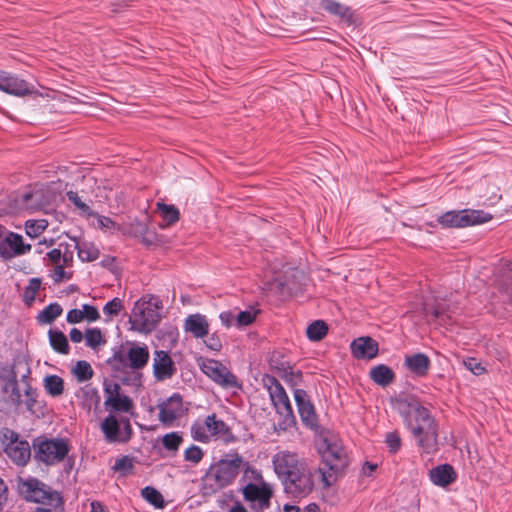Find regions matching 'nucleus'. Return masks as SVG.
<instances>
[{
    "instance_id": "8fccbe9b",
    "label": "nucleus",
    "mask_w": 512,
    "mask_h": 512,
    "mask_svg": "<svg viewBox=\"0 0 512 512\" xmlns=\"http://www.w3.org/2000/svg\"><path fill=\"white\" fill-rule=\"evenodd\" d=\"M204 453L197 445H191L184 451L185 461L198 464L203 459Z\"/></svg>"
},
{
    "instance_id": "9d476101",
    "label": "nucleus",
    "mask_w": 512,
    "mask_h": 512,
    "mask_svg": "<svg viewBox=\"0 0 512 512\" xmlns=\"http://www.w3.org/2000/svg\"><path fill=\"white\" fill-rule=\"evenodd\" d=\"M106 442L125 444L133 436V429L130 419L125 416L109 414L100 425Z\"/></svg>"
},
{
    "instance_id": "9b49d317",
    "label": "nucleus",
    "mask_w": 512,
    "mask_h": 512,
    "mask_svg": "<svg viewBox=\"0 0 512 512\" xmlns=\"http://www.w3.org/2000/svg\"><path fill=\"white\" fill-rule=\"evenodd\" d=\"M492 215L483 210L463 209L448 211L438 217V223L446 228H463L488 222Z\"/></svg>"
},
{
    "instance_id": "1a4fd4ad",
    "label": "nucleus",
    "mask_w": 512,
    "mask_h": 512,
    "mask_svg": "<svg viewBox=\"0 0 512 512\" xmlns=\"http://www.w3.org/2000/svg\"><path fill=\"white\" fill-rule=\"evenodd\" d=\"M316 478L320 479L319 469L306 464L282 480V483L287 494L303 498L313 491Z\"/></svg>"
},
{
    "instance_id": "7ed1b4c3",
    "label": "nucleus",
    "mask_w": 512,
    "mask_h": 512,
    "mask_svg": "<svg viewBox=\"0 0 512 512\" xmlns=\"http://www.w3.org/2000/svg\"><path fill=\"white\" fill-rule=\"evenodd\" d=\"M262 380L269 392L272 405L281 418L278 422L279 429L285 431L293 427L296 424V417L284 387L276 377L268 374L264 375Z\"/></svg>"
},
{
    "instance_id": "412c9836",
    "label": "nucleus",
    "mask_w": 512,
    "mask_h": 512,
    "mask_svg": "<svg viewBox=\"0 0 512 512\" xmlns=\"http://www.w3.org/2000/svg\"><path fill=\"white\" fill-rule=\"evenodd\" d=\"M8 458L18 466H25L31 457V446L27 440H17L4 448Z\"/></svg>"
},
{
    "instance_id": "a18cd8bd",
    "label": "nucleus",
    "mask_w": 512,
    "mask_h": 512,
    "mask_svg": "<svg viewBox=\"0 0 512 512\" xmlns=\"http://www.w3.org/2000/svg\"><path fill=\"white\" fill-rule=\"evenodd\" d=\"M86 345L95 349L99 345L105 343L101 330L99 328H88L85 332Z\"/></svg>"
},
{
    "instance_id": "c03bdc74",
    "label": "nucleus",
    "mask_w": 512,
    "mask_h": 512,
    "mask_svg": "<svg viewBox=\"0 0 512 512\" xmlns=\"http://www.w3.org/2000/svg\"><path fill=\"white\" fill-rule=\"evenodd\" d=\"M29 374L30 369L29 367H26V373L22 375V381L27 382ZM25 395L27 397L25 402L26 407L30 412H33V408L37 403V392L35 389L32 388V386L29 383H26Z\"/></svg>"
},
{
    "instance_id": "f3484780",
    "label": "nucleus",
    "mask_w": 512,
    "mask_h": 512,
    "mask_svg": "<svg viewBox=\"0 0 512 512\" xmlns=\"http://www.w3.org/2000/svg\"><path fill=\"white\" fill-rule=\"evenodd\" d=\"M159 421L166 427L173 425L175 420L180 418L185 410L183 408L182 396L174 393L168 399L158 404Z\"/></svg>"
},
{
    "instance_id": "72a5a7b5",
    "label": "nucleus",
    "mask_w": 512,
    "mask_h": 512,
    "mask_svg": "<svg viewBox=\"0 0 512 512\" xmlns=\"http://www.w3.org/2000/svg\"><path fill=\"white\" fill-rule=\"evenodd\" d=\"M63 309L57 302L50 303L36 317L37 322L41 325L52 324L59 316H61Z\"/></svg>"
},
{
    "instance_id": "f257e3e1",
    "label": "nucleus",
    "mask_w": 512,
    "mask_h": 512,
    "mask_svg": "<svg viewBox=\"0 0 512 512\" xmlns=\"http://www.w3.org/2000/svg\"><path fill=\"white\" fill-rule=\"evenodd\" d=\"M401 414L406 427L415 438L417 446L427 454L436 451L438 424L430 410L418 400L411 399L407 402V410Z\"/></svg>"
},
{
    "instance_id": "39448f33",
    "label": "nucleus",
    "mask_w": 512,
    "mask_h": 512,
    "mask_svg": "<svg viewBox=\"0 0 512 512\" xmlns=\"http://www.w3.org/2000/svg\"><path fill=\"white\" fill-rule=\"evenodd\" d=\"M150 358L146 345H132L127 351L122 347L114 349L113 355L107 360V364L115 373H125L142 370L148 364Z\"/></svg>"
},
{
    "instance_id": "4be33fe9",
    "label": "nucleus",
    "mask_w": 512,
    "mask_h": 512,
    "mask_svg": "<svg viewBox=\"0 0 512 512\" xmlns=\"http://www.w3.org/2000/svg\"><path fill=\"white\" fill-rule=\"evenodd\" d=\"M350 347L357 359H372L378 354V343L369 336L353 340Z\"/></svg>"
},
{
    "instance_id": "09e8293b",
    "label": "nucleus",
    "mask_w": 512,
    "mask_h": 512,
    "mask_svg": "<svg viewBox=\"0 0 512 512\" xmlns=\"http://www.w3.org/2000/svg\"><path fill=\"white\" fill-rule=\"evenodd\" d=\"M112 468L116 472L127 475L134 468L133 459L129 456H122L121 458L116 459Z\"/></svg>"
},
{
    "instance_id": "6ab92c4d",
    "label": "nucleus",
    "mask_w": 512,
    "mask_h": 512,
    "mask_svg": "<svg viewBox=\"0 0 512 512\" xmlns=\"http://www.w3.org/2000/svg\"><path fill=\"white\" fill-rule=\"evenodd\" d=\"M30 250L31 245L25 244L22 236L14 232H9L8 235L0 241V257L5 260L26 254Z\"/></svg>"
},
{
    "instance_id": "bf43d9fd",
    "label": "nucleus",
    "mask_w": 512,
    "mask_h": 512,
    "mask_svg": "<svg viewBox=\"0 0 512 512\" xmlns=\"http://www.w3.org/2000/svg\"><path fill=\"white\" fill-rule=\"evenodd\" d=\"M500 288L508 297L512 298V271H509L507 275L503 276L500 282Z\"/></svg>"
},
{
    "instance_id": "f03ea898",
    "label": "nucleus",
    "mask_w": 512,
    "mask_h": 512,
    "mask_svg": "<svg viewBox=\"0 0 512 512\" xmlns=\"http://www.w3.org/2000/svg\"><path fill=\"white\" fill-rule=\"evenodd\" d=\"M241 469H244L245 473L249 471L255 472L254 469H251L249 463L238 453L229 454L226 458L211 464L201 479L204 493L215 494L230 486Z\"/></svg>"
},
{
    "instance_id": "5fc2aeb1",
    "label": "nucleus",
    "mask_w": 512,
    "mask_h": 512,
    "mask_svg": "<svg viewBox=\"0 0 512 512\" xmlns=\"http://www.w3.org/2000/svg\"><path fill=\"white\" fill-rule=\"evenodd\" d=\"M283 378L291 387H297L302 383V372L293 370L286 371Z\"/></svg>"
},
{
    "instance_id": "6e6552de",
    "label": "nucleus",
    "mask_w": 512,
    "mask_h": 512,
    "mask_svg": "<svg viewBox=\"0 0 512 512\" xmlns=\"http://www.w3.org/2000/svg\"><path fill=\"white\" fill-rule=\"evenodd\" d=\"M160 309V301L156 298L149 301L138 300L129 319L132 329L141 333L153 331L161 319Z\"/></svg>"
},
{
    "instance_id": "79ce46f5",
    "label": "nucleus",
    "mask_w": 512,
    "mask_h": 512,
    "mask_svg": "<svg viewBox=\"0 0 512 512\" xmlns=\"http://www.w3.org/2000/svg\"><path fill=\"white\" fill-rule=\"evenodd\" d=\"M182 442L183 437L180 435L179 432H170L162 437L163 447L174 454L179 450V447L182 444Z\"/></svg>"
},
{
    "instance_id": "a878e982",
    "label": "nucleus",
    "mask_w": 512,
    "mask_h": 512,
    "mask_svg": "<svg viewBox=\"0 0 512 512\" xmlns=\"http://www.w3.org/2000/svg\"><path fill=\"white\" fill-rule=\"evenodd\" d=\"M104 406L109 411V414L129 413L133 410L134 403L129 396L122 393L117 397H107Z\"/></svg>"
},
{
    "instance_id": "2eb2a0df",
    "label": "nucleus",
    "mask_w": 512,
    "mask_h": 512,
    "mask_svg": "<svg viewBox=\"0 0 512 512\" xmlns=\"http://www.w3.org/2000/svg\"><path fill=\"white\" fill-rule=\"evenodd\" d=\"M0 90L15 97L38 96L33 85L7 71H0Z\"/></svg>"
},
{
    "instance_id": "58836bf2",
    "label": "nucleus",
    "mask_w": 512,
    "mask_h": 512,
    "mask_svg": "<svg viewBox=\"0 0 512 512\" xmlns=\"http://www.w3.org/2000/svg\"><path fill=\"white\" fill-rule=\"evenodd\" d=\"M41 279L40 278H31L29 280L28 285L25 287L22 295L23 302L28 307L32 306L36 299V295L41 288Z\"/></svg>"
},
{
    "instance_id": "603ef678",
    "label": "nucleus",
    "mask_w": 512,
    "mask_h": 512,
    "mask_svg": "<svg viewBox=\"0 0 512 512\" xmlns=\"http://www.w3.org/2000/svg\"><path fill=\"white\" fill-rule=\"evenodd\" d=\"M257 313H258V311H252V310L240 311L236 315V326L243 327V326L250 325L255 320Z\"/></svg>"
},
{
    "instance_id": "de8ad7c7",
    "label": "nucleus",
    "mask_w": 512,
    "mask_h": 512,
    "mask_svg": "<svg viewBox=\"0 0 512 512\" xmlns=\"http://www.w3.org/2000/svg\"><path fill=\"white\" fill-rule=\"evenodd\" d=\"M385 443L390 453H397L402 446V440L398 431H391L385 435Z\"/></svg>"
},
{
    "instance_id": "423d86ee",
    "label": "nucleus",
    "mask_w": 512,
    "mask_h": 512,
    "mask_svg": "<svg viewBox=\"0 0 512 512\" xmlns=\"http://www.w3.org/2000/svg\"><path fill=\"white\" fill-rule=\"evenodd\" d=\"M19 491L28 502L41 503L55 510H62L63 500L60 494L37 478L30 477L22 480Z\"/></svg>"
},
{
    "instance_id": "0e129e2a",
    "label": "nucleus",
    "mask_w": 512,
    "mask_h": 512,
    "mask_svg": "<svg viewBox=\"0 0 512 512\" xmlns=\"http://www.w3.org/2000/svg\"><path fill=\"white\" fill-rule=\"evenodd\" d=\"M205 428L206 427H203V426H192L191 428V431H192V436L195 440L197 441H200V442H206L208 440V436L205 432Z\"/></svg>"
},
{
    "instance_id": "2f4dec72",
    "label": "nucleus",
    "mask_w": 512,
    "mask_h": 512,
    "mask_svg": "<svg viewBox=\"0 0 512 512\" xmlns=\"http://www.w3.org/2000/svg\"><path fill=\"white\" fill-rule=\"evenodd\" d=\"M49 343L54 351L60 354L67 355L70 351V346L66 335L60 330L50 329L48 331Z\"/></svg>"
},
{
    "instance_id": "20e7f679",
    "label": "nucleus",
    "mask_w": 512,
    "mask_h": 512,
    "mask_svg": "<svg viewBox=\"0 0 512 512\" xmlns=\"http://www.w3.org/2000/svg\"><path fill=\"white\" fill-rule=\"evenodd\" d=\"M347 466L348 457L345 449L337 443L326 440V448L322 453V465L318 467L323 488L332 486Z\"/></svg>"
},
{
    "instance_id": "e433bc0d",
    "label": "nucleus",
    "mask_w": 512,
    "mask_h": 512,
    "mask_svg": "<svg viewBox=\"0 0 512 512\" xmlns=\"http://www.w3.org/2000/svg\"><path fill=\"white\" fill-rule=\"evenodd\" d=\"M157 210L160 212L167 226L175 224L180 218V212L178 208L173 204L158 202Z\"/></svg>"
},
{
    "instance_id": "7c9ffc66",
    "label": "nucleus",
    "mask_w": 512,
    "mask_h": 512,
    "mask_svg": "<svg viewBox=\"0 0 512 512\" xmlns=\"http://www.w3.org/2000/svg\"><path fill=\"white\" fill-rule=\"evenodd\" d=\"M322 8L329 14L335 15L348 23L353 21L351 8L340 2L335 0H322Z\"/></svg>"
},
{
    "instance_id": "a211bd4d",
    "label": "nucleus",
    "mask_w": 512,
    "mask_h": 512,
    "mask_svg": "<svg viewBox=\"0 0 512 512\" xmlns=\"http://www.w3.org/2000/svg\"><path fill=\"white\" fill-rule=\"evenodd\" d=\"M293 395L303 424L309 428L317 427V414L307 392L304 389L295 388Z\"/></svg>"
},
{
    "instance_id": "f704fd0d",
    "label": "nucleus",
    "mask_w": 512,
    "mask_h": 512,
    "mask_svg": "<svg viewBox=\"0 0 512 512\" xmlns=\"http://www.w3.org/2000/svg\"><path fill=\"white\" fill-rule=\"evenodd\" d=\"M81 404L84 409L91 411L93 407L97 408L100 403L98 390L90 385H85L80 389Z\"/></svg>"
},
{
    "instance_id": "5701e85b",
    "label": "nucleus",
    "mask_w": 512,
    "mask_h": 512,
    "mask_svg": "<svg viewBox=\"0 0 512 512\" xmlns=\"http://www.w3.org/2000/svg\"><path fill=\"white\" fill-rule=\"evenodd\" d=\"M430 481L439 487H447L457 480V473L452 465L440 464L429 471Z\"/></svg>"
},
{
    "instance_id": "3c124183",
    "label": "nucleus",
    "mask_w": 512,
    "mask_h": 512,
    "mask_svg": "<svg viewBox=\"0 0 512 512\" xmlns=\"http://www.w3.org/2000/svg\"><path fill=\"white\" fill-rule=\"evenodd\" d=\"M123 309V302L120 298H113L108 301L103 307V313L106 316H117Z\"/></svg>"
},
{
    "instance_id": "ea45409f",
    "label": "nucleus",
    "mask_w": 512,
    "mask_h": 512,
    "mask_svg": "<svg viewBox=\"0 0 512 512\" xmlns=\"http://www.w3.org/2000/svg\"><path fill=\"white\" fill-rule=\"evenodd\" d=\"M72 373L79 383L90 380L94 375L91 365L85 360L78 361L73 367Z\"/></svg>"
},
{
    "instance_id": "4d7b16f0",
    "label": "nucleus",
    "mask_w": 512,
    "mask_h": 512,
    "mask_svg": "<svg viewBox=\"0 0 512 512\" xmlns=\"http://www.w3.org/2000/svg\"><path fill=\"white\" fill-rule=\"evenodd\" d=\"M104 393L106 398L107 397H117L121 395V387L118 383L114 382H108L107 380L104 381Z\"/></svg>"
},
{
    "instance_id": "37998d69",
    "label": "nucleus",
    "mask_w": 512,
    "mask_h": 512,
    "mask_svg": "<svg viewBox=\"0 0 512 512\" xmlns=\"http://www.w3.org/2000/svg\"><path fill=\"white\" fill-rule=\"evenodd\" d=\"M48 227L46 219L28 220L25 223L26 234L31 238L38 237Z\"/></svg>"
},
{
    "instance_id": "c756f323",
    "label": "nucleus",
    "mask_w": 512,
    "mask_h": 512,
    "mask_svg": "<svg viewBox=\"0 0 512 512\" xmlns=\"http://www.w3.org/2000/svg\"><path fill=\"white\" fill-rule=\"evenodd\" d=\"M74 242V249L77 250L78 257L82 262H92L99 257V249L88 241L79 242L76 237H71Z\"/></svg>"
},
{
    "instance_id": "a19ab883",
    "label": "nucleus",
    "mask_w": 512,
    "mask_h": 512,
    "mask_svg": "<svg viewBox=\"0 0 512 512\" xmlns=\"http://www.w3.org/2000/svg\"><path fill=\"white\" fill-rule=\"evenodd\" d=\"M66 197L75 206V208L81 212V214L89 217L96 215V212H94L89 205L82 201L81 197L76 191H67Z\"/></svg>"
},
{
    "instance_id": "bb28decb",
    "label": "nucleus",
    "mask_w": 512,
    "mask_h": 512,
    "mask_svg": "<svg viewBox=\"0 0 512 512\" xmlns=\"http://www.w3.org/2000/svg\"><path fill=\"white\" fill-rule=\"evenodd\" d=\"M129 233L132 236L139 238L146 246L154 245L157 242L156 233L144 222H132L129 227Z\"/></svg>"
},
{
    "instance_id": "473e14b6",
    "label": "nucleus",
    "mask_w": 512,
    "mask_h": 512,
    "mask_svg": "<svg viewBox=\"0 0 512 512\" xmlns=\"http://www.w3.org/2000/svg\"><path fill=\"white\" fill-rule=\"evenodd\" d=\"M43 387L49 396L57 398L64 392V380L58 375H47L43 379Z\"/></svg>"
},
{
    "instance_id": "49530a36",
    "label": "nucleus",
    "mask_w": 512,
    "mask_h": 512,
    "mask_svg": "<svg viewBox=\"0 0 512 512\" xmlns=\"http://www.w3.org/2000/svg\"><path fill=\"white\" fill-rule=\"evenodd\" d=\"M16 364L10 366L1 364L0 365V380H3L6 382V385L4 387V391L8 390V385L11 383H14L17 380V372L15 370Z\"/></svg>"
},
{
    "instance_id": "6e6d98bb",
    "label": "nucleus",
    "mask_w": 512,
    "mask_h": 512,
    "mask_svg": "<svg viewBox=\"0 0 512 512\" xmlns=\"http://www.w3.org/2000/svg\"><path fill=\"white\" fill-rule=\"evenodd\" d=\"M81 311L84 313V319L89 322H95L100 318L98 309L90 304H83Z\"/></svg>"
},
{
    "instance_id": "f8f14e48",
    "label": "nucleus",
    "mask_w": 512,
    "mask_h": 512,
    "mask_svg": "<svg viewBox=\"0 0 512 512\" xmlns=\"http://www.w3.org/2000/svg\"><path fill=\"white\" fill-rule=\"evenodd\" d=\"M201 371L224 389H241L242 384L224 364L215 359H206L200 364Z\"/></svg>"
},
{
    "instance_id": "774afa93",
    "label": "nucleus",
    "mask_w": 512,
    "mask_h": 512,
    "mask_svg": "<svg viewBox=\"0 0 512 512\" xmlns=\"http://www.w3.org/2000/svg\"><path fill=\"white\" fill-rule=\"evenodd\" d=\"M61 249L59 248H54L52 250H50L47 254H46V258L49 260V262L51 264H53L54 266L56 265H60V262H61Z\"/></svg>"
},
{
    "instance_id": "052dcab7",
    "label": "nucleus",
    "mask_w": 512,
    "mask_h": 512,
    "mask_svg": "<svg viewBox=\"0 0 512 512\" xmlns=\"http://www.w3.org/2000/svg\"><path fill=\"white\" fill-rule=\"evenodd\" d=\"M207 348L213 351H220L222 348V341L217 333H212L207 340H205Z\"/></svg>"
},
{
    "instance_id": "dca6fc26",
    "label": "nucleus",
    "mask_w": 512,
    "mask_h": 512,
    "mask_svg": "<svg viewBox=\"0 0 512 512\" xmlns=\"http://www.w3.org/2000/svg\"><path fill=\"white\" fill-rule=\"evenodd\" d=\"M272 463L274 471L281 481L296 472V469H300V466L307 464L300 460L296 453L290 451L277 452L272 458Z\"/></svg>"
},
{
    "instance_id": "4468645a",
    "label": "nucleus",
    "mask_w": 512,
    "mask_h": 512,
    "mask_svg": "<svg viewBox=\"0 0 512 512\" xmlns=\"http://www.w3.org/2000/svg\"><path fill=\"white\" fill-rule=\"evenodd\" d=\"M242 494L246 501L250 503V509L253 512H265L271 506L273 492L269 486H261L248 483L242 488Z\"/></svg>"
},
{
    "instance_id": "4c0bfd02",
    "label": "nucleus",
    "mask_w": 512,
    "mask_h": 512,
    "mask_svg": "<svg viewBox=\"0 0 512 512\" xmlns=\"http://www.w3.org/2000/svg\"><path fill=\"white\" fill-rule=\"evenodd\" d=\"M141 496L149 504L153 505L157 509H163L165 507V500L163 495L154 487L146 486L141 490Z\"/></svg>"
},
{
    "instance_id": "aec40b11",
    "label": "nucleus",
    "mask_w": 512,
    "mask_h": 512,
    "mask_svg": "<svg viewBox=\"0 0 512 512\" xmlns=\"http://www.w3.org/2000/svg\"><path fill=\"white\" fill-rule=\"evenodd\" d=\"M177 368L167 351L156 350L153 358V374L157 381L171 379Z\"/></svg>"
},
{
    "instance_id": "cd10ccee",
    "label": "nucleus",
    "mask_w": 512,
    "mask_h": 512,
    "mask_svg": "<svg viewBox=\"0 0 512 512\" xmlns=\"http://www.w3.org/2000/svg\"><path fill=\"white\" fill-rule=\"evenodd\" d=\"M369 376L371 380L381 386V387H387L395 380V373L394 371L385 364H379L371 368L369 372Z\"/></svg>"
},
{
    "instance_id": "69168bd1",
    "label": "nucleus",
    "mask_w": 512,
    "mask_h": 512,
    "mask_svg": "<svg viewBox=\"0 0 512 512\" xmlns=\"http://www.w3.org/2000/svg\"><path fill=\"white\" fill-rule=\"evenodd\" d=\"M219 318L221 323L227 328L232 326L234 322L236 323V315L231 311L220 313Z\"/></svg>"
},
{
    "instance_id": "680f3d73",
    "label": "nucleus",
    "mask_w": 512,
    "mask_h": 512,
    "mask_svg": "<svg viewBox=\"0 0 512 512\" xmlns=\"http://www.w3.org/2000/svg\"><path fill=\"white\" fill-rule=\"evenodd\" d=\"M66 320L70 324H76L84 320V313L80 309H71L68 311Z\"/></svg>"
},
{
    "instance_id": "c85d7f7f",
    "label": "nucleus",
    "mask_w": 512,
    "mask_h": 512,
    "mask_svg": "<svg viewBox=\"0 0 512 512\" xmlns=\"http://www.w3.org/2000/svg\"><path fill=\"white\" fill-rule=\"evenodd\" d=\"M205 427L214 436H223L226 441L232 440L233 436L229 426L215 414L208 415L205 419Z\"/></svg>"
},
{
    "instance_id": "338daca9",
    "label": "nucleus",
    "mask_w": 512,
    "mask_h": 512,
    "mask_svg": "<svg viewBox=\"0 0 512 512\" xmlns=\"http://www.w3.org/2000/svg\"><path fill=\"white\" fill-rule=\"evenodd\" d=\"M8 388H11L10 399L13 403L19 405L21 403V393L18 387V381L16 380L14 383L8 385Z\"/></svg>"
},
{
    "instance_id": "864d4df0",
    "label": "nucleus",
    "mask_w": 512,
    "mask_h": 512,
    "mask_svg": "<svg viewBox=\"0 0 512 512\" xmlns=\"http://www.w3.org/2000/svg\"><path fill=\"white\" fill-rule=\"evenodd\" d=\"M19 439V434L16 433L14 430L3 427L0 429V442L6 447L9 443H14V441H17Z\"/></svg>"
},
{
    "instance_id": "13d9d810",
    "label": "nucleus",
    "mask_w": 512,
    "mask_h": 512,
    "mask_svg": "<svg viewBox=\"0 0 512 512\" xmlns=\"http://www.w3.org/2000/svg\"><path fill=\"white\" fill-rule=\"evenodd\" d=\"M464 364L474 375H481L485 371V368L476 358H468L464 361Z\"/></svg>"
},
{
    "instance_id": "b1692460",
    "label": "nucleus",
    "mask_w": 512,
    "mask_h": 512,
    "mask_svg": "<svg viewBox=\"0 0 512 512\" xmlns=\"http://www.w3.org/2000/svg\"><path fill=\"white\" fill-rule=\"evenodd\" d=\"M405 367L415 376L424 377L431 367L430 358L424 353L406 355L404 358Z\"/></svg>"
},
{
    "instance_id": "e2e57ef3",
    "label": "nucleus",
    "mask_w": 512,
    "mask_h": 512,
    "mask_svg": "<svg viewBox=\"0 0 512 512\" xmlns=\"http://www.w3.org/2000/svg\"><path fill=\"white\" fill-rule=\"evenodd\" d=\"M54 275L55 282H61L64 279L68 280L72 277V273L66 272L63 265L54 266Z\"/></svg>"
},
{
    "instance_id": "393cba45",
    "label": "nucleus",
    "mask_w": 512,
    "mask_h": 512,
    "mask_svg": "<svg viewBox=\"0 0 512 512\" xmlns=\"http://www.w3.org/2000/svg\"><path fill=\"white\" fill-rule=\"evenodd\" d=\"M184 329L195 338H204L209 334V323L206 316L198 313L192 314L185 319Z\"/></svg>"
},
{
    "instance_id": "c9c22d12",
    "label": "nucleus",
    "mask_w": 512,
    "mask_h": 512,
    "mask_svg": "<svg viewBox=\"0 0 512 512\" xmlns=\"http://www.w3.org/2000/svg\"><path fill=\"white\" fill-rule=\"evenodd\" d=\"M328 325L324 320H315L306 329L307 338L310 341H321L328 333Z\"/></svg>"
},
{
    "instance_id": "0eeeda50",
    "label": "nucleus",
    "mask_w": 512,
    "mask_h": 512,
    "mask_svg": "<svg viewBox=\"0 0 512 512\" xmlns=\"http://www.w3.org/2000/svg\"><path fill=\"white\" fill-rule=\"evenodd\" d=\"M34 458L47 466L60 463L70 451L69 444L64 438L37 437L33 440Z\"/></svg>"
},
{
    "instance_id": "ddd939ff",
    "label": "nucleus",
    "mask_w": 512,
    "mask_h": 512,
    "mask_svg": "<svg viewBox=\"0 0 512 512\" xmlns=\"http://www.w3.org/2000/svg\"><path fill=\"white\" fill-rule=\"evenodd\" d=\"M53 193L47 189L39 188L20 194L16 203L20 210L28 213L45 212L50 209Z\"/></svg>"
}]
</instances>
